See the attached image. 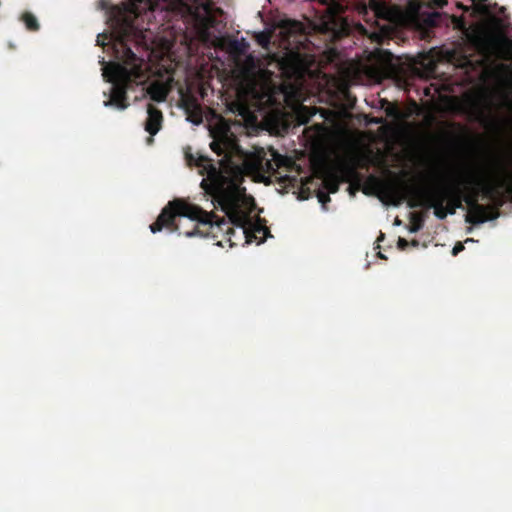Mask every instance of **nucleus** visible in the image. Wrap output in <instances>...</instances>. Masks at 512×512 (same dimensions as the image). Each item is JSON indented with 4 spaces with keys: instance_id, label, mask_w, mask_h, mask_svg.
I'll list each match as a JSON object with an SVG mask.
<instances>
[{
    "instance_id": "4",
    "label": "nucleus",
    "mask_w": 512,
    "mask_h": 512,
    "mask_svg": "<svg viewBox=\"0 0 512 512\" xmlns=\"http://www.w3.org/2000/svg\"><path fill=\"white\" fill-rule=\"evenodd\" d=\"M362 9L365 15L371 12L377 19L417 29L432 27L440 18L438 12H422L420 0H407L405 8L386 0H370L369 6Z\"/></svg>"
},
{
    "instance_id": "9",
    "label": "nucleus",
    "mask_w": 512,
    "mask_h": 512,
    "mask_svg": "<svg viewBox=\"0 0 512 512\" xmlns=\"http://www.w3.org/2000/svg\"><path fill=\"white\" fill-rule=\"evenodd\" d=\"M23 21L26 27L30 30H36L38 28V24L35 17L29 13H25L23 15Z\"/></svg>"
},
{
    "instance_id": "5",
    "label": "nucleus",
    "mask_w": 512,
    "mask_h": 512,
    "mask_svg": "<svg viewBox=\"0 0 512 512\" xmlns=\"http://www.w3.org/2000/svg\"><path fill=\"white\" fill-rule=\"evenodd\" d=\"M186 217L197 221L199 225H209L210 229H219L224 221H219L213 214L201 209L184 200H174L163 209L157 221L150 225L152 233L160 231L163 227H172L173 230H179L177 222L180 218Z\"/></svg>"
},
{
    "instance_id": "19",
    "label": "nucleus",
    "mask_w": 512,
    "mask_h": 512,
    "mask_svg": "<svg viewBox=\"0 0 512 512\" xmlns=\"http://www.w3.org/2000/svg\"><path fill=\"white\" fill-rule=\"evenodd\" d=\"M373 36L375 38V40L379 41L382 37V35H379V34H376V33H373Z\"/></svg>"
},
{
    "instance_id": "13",
    "label": "nucleus",
    "mask_w": 512,
    "mask_h": 512,
    "mask_svg": "<svg viewBox=\"0 0 512 512\" xmlns=\"http://www.w3.org/2000/svg\"><path fill=\"white\" fill-rule=\"evenodd\" d=\"M196 234H200V235H208L209 232H206V231H202V230H197L196 232H193V231H187L185 232V235L188 236V237H191L193 235H196Z\"/></svg>"
},
{
    "instance_id": "7",
    "label": "nucleus",
    "mask_w": 512,
    "mask_h": 512,
    "mask_svg": "<svg viewBox=\"0 0 512 512\" xmlns=\"http://www.w3.org/2000/svg\"><path fill=\"white\" fill-rule=\"evenodd\" d=\"M470 5L458 3L457 6L465 11L471 10L475 17L490 16L492 10L487 0H469Z\"/></svg>"
},
{
    "instance_id": "20",
    "label": "nucleus",
    "mask_w": 512,
    "mask_h": 512,
    "mask_svg": "<svg viewBox=\"0 0 512 512\" xmlns=\"http://www.w3.org/2000/svg\"><path fill=\"white\" fill-rule=\"evenodd\" d=\"M401 199H402V198H397L396 200H393V202H392V203H393L394 205H397V204H399V203H400Z\"/></svg>"
},
{
    "instance_id": "22",
    "label": "nucleus",
    "mask_w": 512,
    "mask_h": 512,
    "mask_svg": "<svg viewBox=\"0 0 512 512\" xmlns=\"http://www.w3.org/2000/svg\"><path fill=\"white\" fill-rule=\"evenodd\" d=\"M322 132H323V128H320V127H319V131H318V133H319V136H320V137L322 136Z\"/></svg>"
},
{
    "instance_id": "21",
    "label": "nucleus",
    "mask_w": 512,
    "mask_h": 512,
    "mask_svg": "<svg viewBox=\"0 0 512 512\" xmlns=\"http://www.w3.org/2000/svg\"><path fill=\"white\" fill-rule=\"evenodd\" d=\"M470 242L472 243V242H474V240L471 239V238H468V239L465 240V243H470Z\"/></svg>"
},
{
    "instance_id": "16",
    "label": "nucleus",
    "mask_w": 512,
    "mask_h": 512,
    "mask_svg": "<svg viewBox=\"0 0 512 512\" xmlns=\"http://www.w3.org/2000/svg\"><path fill=\"white\" fill-rule=\"evenodd\" d=\"M432 4L437 6H443L447 3L446 0H431Z\"/></svg>"
},
{
    "instance_id": "14",
    "label": "nucleus",
    "mask_w": 512,
    "mask_h": 512,
    "mask_svg": "<svg viewBox=\"0 0 512 512\" xmlns=\"http://www.w3.org/2000/svg\"><path fill=\"white\" fill-rule=\"evenodd\" d=\"M464 249V246L462 243H458L454 246L452 253L453 255H457L459 252H461Z\"/></svg>"
},
{
    "instance_id": "10",
    "label": "nucleus",
    "mask_w": 512,
    "mask_h": 512,
    "mask_svg": "<svg viewBox=\"0 0 512 512\" xmlns=\"http://www.w3.org/2000/svg\"><path fill=\"white\" fill-rule=\"evenodd\" d=\"M496 69H497V72L504 73L505 74V78L511 76L512 70H511L510 65L501 63V64H498L496 66Z\"/></svg>"
},
{
    "instance_id": "11",
    "label": "nucleus",
    "mask_w": 512,
    "mask_h": 512,
    "mask_svg": "<svg viewBox=\"0 0 512 512\" xmlns=\"http://www.w3.org/2000/svg\"><path fill=\"white\" fill-rule=\"evenodd\" d=\"M325 186L328 189L329 192L335 193L338 189V182L334 179L327 178L325 180Z\"/></svg>"
},
{
    "instance_id": "8",
    "label": "nucleus",
    "mask_w": 512,
    "mask_h": 512,
    "mask_svg": "<svg viewBox=\"0 0 512 512\" xmlns=\"http://www.w3.org/2000/svg\"><path fill=\"white\" fill-rule=\"evenodd\" d=\"M148 118L145 125V130L151 135H155L161 127L162 114L152 105L147 108Z\"/></svg>"
},
{
    "instance_id": "2",
    "label": "nucleus",
    "mask_w": 512,
    "mask_h": 512,
    "mask_svg": "<svg viewBox=\"0 0 512 512\" xmlns=\"http://www.w3.org/2000/svg\"><path fill=\"white\" fill-rule=\"evenodd\" d=\"M305 29L303 23L286 19L281 20L269 34L261 33L257 37L263 47L272 42L284 50L277 65L286 80L278 89L271 84L266 72L257 68L254 57L246 54L248 45L235 43L240 55L234 58L236 99L229 104L231 111L244 117L254 112L268 114L277 109L282 99L291 108L299 124L307 123L317 113V108L302 103L306 100L307 60L302 52L307 39Z\"/></svg>"
},
{
    "instance_id": "18",
    "label": "nucleus",
    "mask_w": 512,
    "mask_h": 512,
    "mask_svg": "<svg viewBox=\"0 0 512 512\" xmlns=\"http://www.w3.org/2000/svg\"><path fill=\"white\" fill-rule=\"evenodd\" d=\"M385 55H386V58H387V59H386V61H385V62H386V64H387V65H391V55H390V54H387V53H385Z\"/></svg>"
},
{
    "instance_id": "6",
    "label": "nucleus",
    "mask_w": 512,
    "mask_h": 512,
    "mask_svg": "<svg viewBox=\"0 0 512 512\" xmlns=\"http://www.w3.org/2000/svg\"><path fill=\"white\" fill-rule=\"evenodd\" d=\"M478 48L486 59L495 57L512 61V41L499 29L481 31Z\"/></svg>"
},
{
    "instance_id": "15",
    "label": "nucleus",
    "mask_w": 512,
    "mask_h": 512,
    "mask_svg": "<svg viewBox=\"0 0 512 512\" xmlns=\"http://www.w3.org/2000/svg\"><path fill=\"white\" fill-rule=\"evenodd\" d=\"M318 198L323 205L325 204V201L329 200V197L324 195L323 193H319Z\"/></svg>"
},
{
    "instance_id": "17",
    "label": "nucleus",
    "mask_w": 512,
    "mask_h": 512,
    "mask_svg": "<svg viewBox=\"0 0 512 512\" xmlns=\"http://www.w3.org/2000/svg\"><path fill=\"white\" fill-rule=\"evenodd\" d=\"M407 244H408V243H407V241H406L405 239L400 238V239L398 240V245H399V247H400L401 249H404V248L407 246Z\"/></svg>"
},
{
    "instance_id": "3",
    "label": "nucleus",
    "mask_w": 512,
    "mask_h": 512,
    "mask_svg": "<svg viewBox=\"0 0 512 512\" xmlns=\"http://www.w3.org/2000/svg\"><path fill=\"white\" fill-rule=\"evenodd\" d=\"M502 185V180L496 176H475L469 175L455 178L449 182H443L434 186H418L411 189L412 207L434 208L436 216L444 218L447 215L444 206L449 197H459L465 190L469 193L465 201L469 206L466 220L470 223H483L490 216L488 208L477 203V195L482 192L485 197L493 199L496 189Z\"/></svg>"
},
{
    "instance_id": "12",
    "label": "nucleus",
    "mask_w": 512,
    "mask_h": 512,
    "mask_svg": "<svg viewBox=\"0 0 512 512\" xmlns=\"http://www.w3.org/2000/svg\"><path fill=\"white\" fill-rule=\"evenodd\" d=\"M320 2L329 6L331 10L336 11V0H320Z\"/></svg>"
},
{
    "instance_id": "1",
    "label": "nucleus",
    "mask_w": 512,
    "mask_h": 512,
    "mask_svg": "<svg viewBox=\"0 0 512 512\" xmlns=\"http://www.w3.org/2000/svg\"><path fill=\"white\" fill-rule=\"evenodd\" d=\"M111 2L102 1L103 9ZM180 16L189 25L180 37V42L190 58L200 57L195 63L200 65L197 79L187 78V95L183 97V106L187 120L195 125L207 123L213 138L210 147L223 158L216 164L202 155L187 154V162L195 166L200 175L202 189H245L242 186L244 176L260 173L274 174L280 168L290 164V160L276 151L265 152L256 149L248 153L243 151L231 132L227 122L210 109H203L190 94L194 85L203 90L207 60H212L221 44L223 12L215 7L214 0H126L121 6L110 9L108 30L97 37L98 45L114 61L103 57L102 75L112 84L109 99L105 106H114L124 110L126 90L133 85L150 82L146 93L157 102L166 99L173 81V70L178 56L174 47L177 40L158 37L153 39L152 26Z\"/></svg>"
}]
</instances>
